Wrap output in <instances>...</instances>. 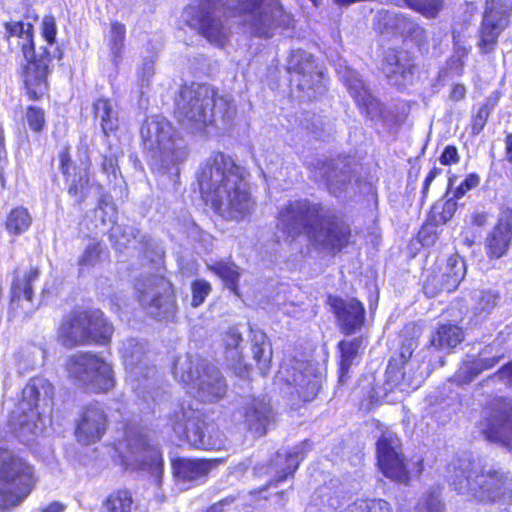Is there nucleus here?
Instances as JSON below:
<instances>
[{"label":"nucleus","mask_w":512,"mask_h":512,"mask_svg":"<svg viewBox=\"0 0 512 512\" xmlns=\"http://www.w3.org/2000/svg\"><path fill=\"white\" fill-rule=\"evenodd\" d=\"M278 228L291 240L306 235L322 250L340 251L349 241L350 228L334 208L309 199L289 201L279 211Z\"/></svg>","instance_id":"obj_1"},{"label":"nucleus","mask_w":512,"mask_h":512,"mask_svg":"<svg viewBox=\"0 0 512 512\" xmlns=\"http://www.w3.org/2000/svg\"><path fill=\"white\" fill-rule=\"evenodd\" d=\"M448 481L459 494L481 502H507L512 498V476L509 472L489 469L474 471L469 460H458L448 466Z\"/></svg>","instance_id":"obj_2"},{"label":"nucleus","mask_w":512,"mask_h":512,"mask_svg":"<svg viewBox=\"0 0 512 512\" xmlns=\"http://www.w3.org/2000/svg\"><path fill=\"white\" fill-rule=\"evenodd\" d=\"M140 134L153 168L167 172L175 168L178 171V166L187 157V149L167 119L161 116L148 117Z\"/></svg>","instance_id":"obj_3"},{"label":"nucleus","mask_w":512,"mask_h":512,"mask_svg":"<svg viewBox=\"0 0 512 512\" xmlns=\"http://www.w3.org/2000/svg\"><path fill=\"white\" fill-rule=\"evenodd\" d=\"M238 15L247 31L269 39L293 27V17L278 0H226V11Z\"/></svg>","instance_id":"obj_4"},{"label":"nucleus","mask_w":512,"mask_h":512,"mask_svg":"<svg viewBox=\"0 0 512 512\" xmlns=\"http://www.w3.org/2000/svg\"><path fill=\"white\" fill-rule=\"evenodd\" d=\"M8 39L22 50L23 56L28 61L24 72V85L31 100H38L47 92L48 66L52 53L48 48L40 47L35 50L33 42V26L30 23L10 22L5 24Z\"/></svg>","instance_id":"obj_5"},{"label":"nucleus","mask_w":512,"mask_h":512,"mask_svg":"<svg viewBox=\"0 0 512 512\" xmlns=\"http://www.w3.org/2000/svg\"><path fill=\"white\" fill-rule=\"evenodd\" d=\"M216 91L208 84L192 83L183 86L175 100V115L180 124L192 134L210 135L214 125Z\"/></svg>","instance_id":"obj_6"},{"label":"nucleus","mask_w":512,"mask_h":512,"mask_svg":"<svg viewBox=\"0 0 512 512\" xmlns=\"http://www.w3.org/2000/svg\"><path fill=\"white\" fill-rule=\"evenodd\" d=\"M53 386L44 378H33L22 390V399L10 416V425L17 437L29 442L43 431L44 421L37 411L40 400L51 399Z\"/></svg>","instance_id":"obj_7"},{"label":"nucleus","mask_w":512,"mask_h":512,"mask_svg":"<svg viewBox=\"0 0 512 512\" xmlns=\"http://www.w3.org/2000/svg\"><path fill=\"white\" fill-rule=\"evenodd\" d=\"M173 374L187 388L196 389L203 401L213 402L224 394L221 372L208 360L188 354L178 356L174 361Z\"/></svg>","instance_id":"obj_8"},{"label":"nucleus","mask_w":512,"mask_h":512,"mask_svg":"<svg viewBox=\"0 0 512 512\" xmlns=\"http://www.w3.org/2000/svg\"><path fill=\"white\" fill-rule=\"evenodd\" d=\"M58 333L66 347L89 343L107 344L113 334V326L100 310H76L63 319Z\"/></svg>","instance_id":"obj_9"},{"label":"nucleus","mask_w":512,"mask_h":512,"mask_svg":"<svg viewBox=\"0 0 512 512\" xmlns=\"http://www.w3.org/2000/svg\"><path fill=\"white\" fill-rule=\"evenodd\" d=\"M116 450L126 468L147 471L155 477L157 484L160 483L163 473L162 453L156 445L151 444L142 429L129 427Z\"/></svg>","instance_id":"obj_10"},{"label":"nucleus","mask_w":512,"mask_h":512,"mask_svg":"<svg viewBox=\"0 0 512 512\" xmlns=\"http://www.w3.org/2000/svg\"><path fill=\"white\" fill-rule=\"evenodd\" d=\"M68 376L94 393H107L115 387L114 371L109 362L91 352L70 356L65 365Z\"/></svg>","instance_id":"obj_11"},{"label":"nucleus","mask_w":512,"mask_h":512,"mask_svg":"<svg viewBox=\"0 0 512 512\" xmlns=\"http://www.w3.org/2000/svg\"><path fill=\"white\" fill-rule=\"evenodd\" d=\"M34 485L33 469L23 459L0 451V512L18 505Z\"/></svg>","instance_id":"obj_12"},{"label":"nucleus","mask_w":512,"mask_h":512,"mask_svg":"<svg viewBox=\"0 0 512 512\" xmlns=\"http://www.w3.org/2000/svg\"><path fill=\"white\" fill-rule=\"evenodd\" d=\"M170 424L174 433L190 445L204 450H220L223 442L218 437L204 434L203 428L208 430L202 420V413L198 408V402L182 401L175 407L170 415Z\"/></svg>","instance_id":"obj_13"},{"label":"nucleus","mask_w":512,"mask_h":512,"mask_svg":"<svg viewBox=\"0 0 512 512\" xmlns=\"http://www.w3.org/2000/svg\"><path fill=\"white\" fill-rule=\"evenodd\" d=\"M135 290L142 308L155 319L168 320L176 310L172 284L163 276L149 275L136 280Z\"/></svg>","instance_id":"obj_14"},{"label":"nucleus","mask_w":512,"mask_h":512,"mask_svg":"<svg viewBox=\"0 0 512 512\" xmlns=\"http://www.w3.org/2000/svg\"><path fill=\"white\" fill-rule=\"evenodd\" d=\"M223 16V0H200L188 5L182 14L189 27L218 47L224 45Z\"/></svg>","instance_id":"obj_15"},{"label":"nucleus","mask_w":512,"mask_h":512,"mask_svg":"<svg viewBox=\"0 0 512 512\" xmlns=\"http://www.w3.org/2000/svg\"><path fill=\"white\" fill-rule=\"evenodd\" d=\"M120 353L131 388L145 398L144 391L154 384L156 368L145 361L146 348L136 339L123 341Z\"/></svg>","instance_id":"obj_16"},{"label":"nucleus","mask_w":512,"mask_h":512,"mask_svg":"<svg viewBox=\"0 0 512 512\" xmlns=\"http://www.w3.org/2000/svg\"><path fill=\"white\" fill-rule=\"evenodd\" d=\"M287 71L297 77L293 80L298 82V89L306 93L309 100L325 92L324 75L317 69L312 54L301 49L293 50L287 60Z\"/></svg>","instance_id":"obj_17"},{"label":"nucleus","mask_w":512,"mask_h":512,"mask_svg":"<svg viewBox=\"0 0 512 512\" xmlns=\"http://www.w3.org/2000/svg\"><path fill=\"white\" fill-rule=\"evenodd\" d=\"M511 11V0H486L478 42L482 53H490L495 49L499 35L509 23Z\"/></svg>","instance_id":"obj_18"},{"label":"nucleus","mask_w":512,"mask_h":512,"mask_svg":"<svg viewBox=\"0 0 512 512\" xmlns=\"http://www.w3.org/2000/svg\"><path fill=\"white\" fill-rule=\"evenodd\" d=\"M377 458L379 467L386 477L399 483H408L410 472L402 454L400 439L395 433H382L377 442Z\"/></svg>","instance_id":"obj_19"},{"label":"nucleus","mask_w":512,"mask_h":512,"mask_svg":"<svg viewBox=\"0 0 512 512\" xmlns=\"http://www.w3.org/2000/svg\"><path fill=\"white\" fill-rule=\"evenodd\" d=\"M202 198L206 205L218 214L222 212V191L224 183V154L212 155L198 175Z\"/></svg>","instance_id":"obj_20"},{"label":"nucleus","mask_w":512,"mask_h":512,"mask_svg":"<svg viewBox=\"0 0 512 512\" xmlns=\"http://www.w3.org/2000/svg\"><path fill=\"white\" fill-rule=\"evenodd\" d=\"M109 425L103 404L90 403L83 408L76 421L75 436L79 443L89 445L98 442Z\"/></svg>","instance_id":"obj_21"},{"label":"nucleus","mask_w":512,"mask_h":512,"mask_svg":"<svg viewBox=\"0 0 512 512\" xmlns=\"http://www.w3.org/2000/svg\"><path fill=\"white\" fill-rule=\"evenodd\" d=\"M279 374L306 402L314 400L322 386V374L310 363L296 362L291 367H282Z\"/></svg>","instance_id":"obj_22"},{"label":"nucleus","mask_w":512,"mask_h":512,"mask_svg":"<svg viewBox=\"0 0 512 512\" xmlns=\"http://www.w3.org/2000/svg\"><path fill=\"white\" fill-rule=\"evenodd\" d=\"M228 163L226 162V166ZM246 171L243 167L231 163L226 170V186L233 183V191L229 194V215L231 219H241L249 215L253 209L254 201L245 180Z\"/></svg>","instance_id":"obj_23"},{"label":"nucleus","mask_w":512,"mask_h":512,"mask_svg":"<svg viewBox=\"0 0 512 512\" xmlns=\"http://www.w3.org/2000/svg\"><path fill=\"white\" fill-rule=\"evenodd\" d=\"M382 70L392 85L404 86L412 83L416 65L408 51L389 49L385 52Z\"/></svg>","instance_id":"obj_24"},{"label":"nucleus","mask_w":512,"mask_h":512,"mask_svg":"<svg viewBox=\"0 0 512 512\" xmlns=\"http://www.w3.org/2000/svg\"><path fill=\"white\" fill-rule=\"evenodd\" d=\"M482 429L488 440L507 444L512 439V399L499 400Z\"/></svg>","instance_id":"obj_25"},{"label":"nucleus","mask_w":512,"mask_h":512,"mask_svg":"<svg viewBox=\"0 0 512 512\" xmlns=\"http://www.w3.org/2000/svg\"><path fill=\"white\" fill-rule=\"evenodd\" d=\"M40 270L37 267H30L27 271H15L14 279L10 288V305L13 310L21 308L25 314L34 311L33 283L38 280Z\"/></svg>","instance_id":"obj_26"},{"label":"nucleus","mask_w":512,"mask_h":512,"mask_svg":"<svg viewBox=\"0 0 512 512\" xmlns=\"http://www.w3.org/2000/svg\"><path fill=\"white\" fill-rule=\"evenodd\" d=\"M338 73L358 106L371 118L379 117L381 103L369 92L360 75L349 67L340 69Z\"/></svg>","instance_id":"obj_27"},{"label":"nucleus","mask_w":512,"mask_h":512,"mask_svg":"<svg viewBox=\"0 0 512 512\" xmlns=\"http://www.w3.org/2000/svg\"><path fill=\"white\" fill-rule=\"evenodd\" d=\"M512 243V209L501 210L499 220L485 239L487 256L499 259L506 255Z\"/></svg>","instance_id":"obj_28"},{"label":"nucleus","mask_w":512,"mask_h":512,"mask_svg":"<svg viewBox=\"0 0 512 512\" xmlns=\"http://www.w3.org/2000/svg\"><path fill=\"white\" fill-rule=\"evenodd\" d=\"M328 302L344 333L352 334L361 329L365 321V309L360 301L330 296Z\"/></svg>","instance_id":"obj_29"},{"label":"nucleus","mask_w":512,"mask_h":512,"mask_svg":"<svg viewBox=\"0 0 512 512\" xmlns=\"http://www.w3.org/2000/svg\"><path fill=\"white\" fill-rule=\"evenodd\" d=\"M220 463L219 459L177 458L172 462V470L177 480L197 484L218 468Z\"/></svg>","instance_id":"obj_30"},{"label":"nucleus","mask_w":512,"mask_h":512,"mask_svg":"<svg viewBox=\"0 0 512 512\" xmlns=\"http://www.w3.org/2000/svg\"><path fill=\"white\" fill-rule=\"evenodd\" d=\"M494 345L486 346L480 353L479 358L465 361L458 369L455 377L459 384H467L476 378L482 371L494 367L500 359L504 357V353L494 354Z\"/></svg>","instance_id":"obj_31"},{"label":"nucleus","mask_w":512,"mask_h":512,"mask_svg":"<svg viewBox=\"0 0 512 512\" xmlns=\"http://www.w3.org/2000/svg\"><path fill=\"white\" fill-rule=\"evenodd\" d=\"M241 328L245 326H234L226 332V362H229L226 366L240 378H247L251 365L244 360L245 356L240 347L243 341Z\"/></svg>","instance_id":"obj_32"},{"label":"nucleus","mask_w":512,"mask_h":512,"mask_svg":"<svg viewBox=\"0 0 512 512\" xmlns=\"http://www.w3.org/2000/svg\"><path fill=\"white\" fill-rule=\"evenodd\" d=\"M403 333L404 339L401 343L399 353L402 364L404 365V370L401 373V375L403 377V380L407 382V387L416 389L420 386L424 379L423 374L419 373L412 377H407V372L408 368L412 369V363H408V360L411 358L413 351L418 346V338L422 333L421 327L414 323H410L405 326Z\"/></svg>","instance_id":"obj_33"},{"label":"nucleus","mask_w":512,"mask_h":512,"mask_svg":"<svg viewBox=\"0 0 512 512\" xmlns=\"http://www.w3.org/2000/svg\"><path fill=\"white\" fill-rule=\"evenodd\" d=\"M245 423L255 436L266 434L273 421V413L269 402L263 399H253L245 408Z\"/></svg>","instance_id":"obj_34"},{"label":"nucleus","mask_w":512,"mask_h":512,"mask_svg":"<svg viewBox=\"0 0 512 512\" xmlns=\"http://www.w3.org/2000/svg\"><path fill=\"white\" fill-rule=\"evenodd\" d=\"M319 175L325 180L330 193L337 197L347 189L351 178L350 167L334 160L322 163Z\"/></svg>","instance_id":"obj_35"},{"label":"nucleus","mask_w":512,"mask_h":512,"mask_svg":"<svg viewBox=\"0 0 512 512\" xmlns=\"http://www.w3.org/2000/svg\"><path fill=\"white\" fill-rule=\"evenodd\" d=\"M249 350L256 367L262 375H265L269 369L273 357V349L267 335L259 330L249 328Z\"/></svg>","instance_id":"obj_36"},{"label":"nucleus","mask_w":512,"mask_h":512,"mask_svg":"<svg viewBox=\"0 0 512 512\" xmlns=\"http://www.w3.org/2000/svg\"><path fill=\"white\" fill-rule=\"evenodd\" d=\"M456 273L448 278L442 272L432 274L424 282L423 290L427 297L433 298L442 292L450 293L454 291L463 280L462 264L456 263Z\"/></svg>","instance_id":"obj_37"},{"label":"nucleus","mask_w":512,"mask_h":512,"mask_svg":"<svg viewBox=\"0 0 512 512\" xmlns=\"http://www.w3.org/2000/svg\"><path fill=\"white\" fill-rule=\"evenodd\" d=\"M302 450L295 447L291 450H279L272 461V466L275 468L276 477L271 480L270 485H277L284 481L289 475L298 468L303 456L301 455Z\"/></svg>","instance_id":"obj_38"},{"label":"nucleus","mask_w":512,"mask_h":512,"mask_svg":"<svg viewBox=\"0 0 512 512\" xmlns=\"http://www.w3.org/2000/svg\"><path fill=\"white\" fill-rule=\"evenodd\" d=\"M94 118L99 121L104 135L117 130L119 126L118 112L113 103L105 98H100L93 103Z\"/></svg>","instance_id":"obj_39"},{"label":"nucleus","mask_w":512,"mask_h":512,"mask_svg":"<svg viewBox=\"0 0 512 512\" xmlns=\"http://www.w3.org/2000/svg\"><path fill=\"white\" fill-rule=\"evenodd\" d=\"M464 339L460 327L452 324L441 325L432 335L430 346L438 350H451L460 344Z\"/></svg>","instance_id":"obj_40"},{"label":"nucleus","mask_w":512,"mask_h":512,"mask_svg":"<svg viewBox=\"0 0 512 512\" xmlns=\"http://www.w3.org/2000/svg\"><path fill=\"white\" fill-rule=\"evenodd\" d=\"M71 167V158L69 156L68 151H63L60 154V169L61 172L68 176V181L70 182L68 192L69 194L75 197H83V190L88 185V176L84 172L83 174L73 175L70 178L69 170Z\"/></svg>","instance_id":"obj_41"},{"label":"nucleus","mask_w":512,"mask_h":512,"mask_svg":"<svg viewBox=\"0 0 512 512\" xmlns=\"http://www.w3.org/2000/svg\"><path fill=\"white\" fill-rule=\"evenodd\" d=\"M362 345L361 338H354L351 341H341L339 343V348L341 352V361H340V375L339 381L344 383L346 377L348 376L349 369L353 364L354 360L358 355V351Z\"/></svg>","instance_id":"obj_42"},{"label":"nucleus","mask_w":512,"mask_h":512,"mask_svg":"<svg viewBox=\"0 0 512 512\" xmlns=\"http://www.w3.org/2000/svg\"><path fill=\"white\" fill-rule=\"evenodd\" d=\"M133 508L132 495L127 490L111 493L104 501L101 512H131Z\"/></svg>","instance_id":"obj_43"},{"label":"nucleus","mask_w":512,"mask_h":512,"mask_svg":"<svg viewBox=\"0 0 512 512\" xmlns=\"http://www.w3.org/2000/svg\"><path fill=\"white\" fill-rule=\"evenodd\" d=\"M32 223V217L24 207L13 209L6 220V228L12 234H22L28 230Z\"/></svg>","instance_id":"obj_44"},{"label":"nucleus","mask_w":512,"mask_h":512,"mask_svg":"<svg viewBox=\"0 0 512 512\" xmlns=\"http://www.w3.org/2000/svg\"><path fill=\"white\" fill-rule=\"evenodd\" d=\"M122 152L118 148L108 146V152L102 155L101 171L107 176L108 182H116L120 170L118 167V159Z\"/></svg>","instance_id":"obj_45"},{"label":"nucleus","mask_w":512,"mask_h":512,"mask_svg":"<svg viewBox=\"0 0 512 512\" xmlns=\"http://www.w3.org/2000/svg\"><path fill=\"white\" fill-rule=\"evenodd\" d=\"M138 234L139 232L132 226L113 225L110 230V239L116 249L121 250L136 242Z\"/></svg>","instance_id":"obj_46"},{"label":"nucleus","mask_w":512,"mask_h":512,"mask_svg":"<svg viewBox=\"0 0 512 512\" xmlns=\"http://www.w3.org/2000/svg\"><path fill=\"white\" fill-rule=\"evenodd\" d=\"M425 17H435L443 8V0H398Z\"/></svg>","instance_id":"obj_47"},{"label":"nucleus","mask_w":512,"mask_h":512,"mask_svg":"<svg viewBox=\"0 0 512 512\" xmlns=\"http://www.w3.org/2000/svg\"><path fill=\"white\" fill-rule=\"evenodd\" d=\"M126 35V27L124 24L115 21L111 23L109 33V46L112 56L117 59L120 57L122 48L124 46Z\"/></svg>","instance_id":"obj_48"},{"label":"nucleus","mask_w":512,"mask_h":512,"mask_svg":"<svg viewBox=\"0 0 512 512\" xmlns=\"http://www.w3.org/2000/svg\"><path fill=\"white\" fill-rule=\"evenodd\" d=\"M498 295L491 291H481L475 295L476 304L474 312L476 315L486 317L497 305Z\"/></svg>","instance_id":"obj_49"},{"label":"nucleus","mask_w":512,"mask_h":512,"mask_svg":"<svg viewBox=\"0 0 512 512\" xmlns=\"http://www.w3.org/2000/svg\"><path fill=\"white\" fill-rule=\"evenodd\" d=\"M417 512H444L440 491L438 489H431L424 493L419 500Z\"/></svg>","instance_id":"obj_50"},{"label":"nucleus","mask_w":512,"mask_h":512,"mask_svg":"<svg viewBox=\"0 0 512 512\" xmlns=\"http://www.w3.org/2000/svg\"><path fill=\"white\" fill-rule=\"evenodd\" d=\"M495 106V101L492 98L486 99L485 103L479 107L476 114L471 119L472 134L478 135L484 128L491 111Z\"/></svg>","instance_id":"obj_51"},{"label":"nucleus","mask_w":512,"mask_h":512,"mask_svg":"<svg viewBox=\"0 0 512 512\" xmlns=\"http://www.w3.org/2000/svg\"><path fill=\"white\" fill-rule=\"evenodd\" d=\"M25 119L29 128L35 132H41L45 127V112L37 106H29L26 109Z\"/></svg>","instance_id":"obj_52"},{"label":"nucleus","mask_w":512,"mask_h":512,"mask_svg":"<svg viewBox=\"0 0 512 512\" xmlns=\"http://www.w3.org/2000/svg\"><path fill=\"white\" fill-rule=\"evenodd\" d=\"M102 252L101 245L99 242L93 240L85 249L83 255L79 259V265L81 270L85 267L90 268L94 267L100 258V254Z\"/></svg>","instance_id":"obj_53"},{"label":"nucleus","mask_w":512,"mask_h":512,"mask_svg":"<svg viewBox=\"0 0 512 512\" xmlns=\"http://www.w3.org/2000/svg\"><path fill=\"white\" fill-rule=\"evenodd\" d=\"M342 512H391L389 504L384 500L372 501L371 503H353Z\"/></svg>","instance_id":"obj_54"},{"label":"nucleus","mask_w":512,"mask_h":512,"mask_svg":"<svg viewBox=\"0 0 512 512\" xmlns=\"http://www.w3.org/2000/svg\"><path fill=\"white\" fill-rule=\"evenodd\" d=\"M192 290V306L198 307L204 301L205 298L209 295L211 291V286L207 281L204 280H196L191 284Z\"/></svg>","instance_id":"obj_55"},{"label":"nucleus","mask_w":512,"mask_h":512,"mask_svg":"<svg viewBox=\"0 0 512 512\" xmlns=\"http://www.w3.org/2000/svg\"><path fill=\"white\" fill-rule=\"evenodd\" d=\"M57 34V25L53 16L46 15L41 23V36L46 41L47 45L53 46L55 44Z\"/></svg>","instance_id":"obj_56"},{"label":"nucleus","mask_w":512,"mask_h":512,"mask_svg":"<svg viewBox=\"0 0 512 512\" xmlns=\"http://www.w3.org/2000/svg\"><path fill=\"white\" fill-rule=\"evenodd\" d=\"M404 30L406 31V34L418 45L427 43V33L419 24L411 20H404Z\"/></svg>","instance_id":"obj_57"},{"label":"nucleus","mask_w":512,"mask_h":512,"mask_svg":"<svg viewBox=\"0 0 512 512\" xmlns=\"http://www.w3.org/2000/svg\"><path fill=\"white\" fill-rule=\"evenodd\" d=\"M480 183V178L476 174H469L465 180L455 189L454 198L459 199L463 197L469 190L477 187Z\"/></svg>","instance_id":"obj_58"},{"label":"nucleus","mask_w":512,"mask_h":512,"mask_svg":"<svg viewBox=\"0 0 512 512\" xmlns=\"http://www.w3.org/2000/svg\"><path fill=\"white\" fill-rule=\"evenodd\" d=\"M457 262H460L462 264L463 278H464L465 274H466V263H465L464 259H462L459 255H451L447 259L445 267L443 269H441L440 272H442L444 274V276H446V278H448L450 275H453L454 273H456L455 265Z\"/></svg>","instance_id":"obj_59"},{"label":"nucleus","mask_w":512,"mask_h":512,"mask_svg":"<svg viewBox=\"0 0 512 512\" xmlns=\"http://www.w3.org/2000/svg\"><path fill=\"white\" fill-rule=\"evenodd\" d=\"M239 275V268L234 264H228L226 262V287L234 292H236V280Z\"/></svg>","instance_id":"obj_60"},{"label":"nucleus","mask_w":512,"mask_h":512,"mask_svg":"<svg viewBox=\"0 0 512 512\" xmlns=\"http://www.w3.org/2000/svg\"><path fill=\"white\" fill-rule=\"evenodd\" d=\"M492 379L503 382L505 385L512 386V362L501 367L492 376Z\"/></svg>","instance_id":"obj_61"},{"label":"nucleus","mask_w":512,"mask_h":512,"mask_svg":"<svg viewBox=\"0 0 512 512\" xmlns=\"http://www.w3.org/2000/svg\"><path fill=\"white\" fill-rule=\"evenodd\" d=\"M458 161L459 155L457 148L455 146H447L440 157L441 164L450 165L457 163Z\"/></svg>","instance_id":"obj_62"},{"label":"nucleus","mask_w":512,"mask_h":512,"mask_svg":"<svg viewBox=\"0 0 512 512\" xmlns=\"http://www.w3.org/2000/svg\"><path fill=\"white\" fill-rule=\"evenodd\" d=\"M154 64H155V58L153 56L149 58H145L142 63L141 67V77H142V83L146 80L148 83L149 78L153 76L154 74Z\"/></svg>","instance_id":"obj_63"},{"label":"nucleus","mask_w":512,"mask_h":512,"mask_svg":"<svg viewBox=\"0 0 512 512\" xmlns=\"http://www.w3.org/2000/svg\"><path fill=\"white\" fill-rule=\"evenodd\" d=\"M457 209V204L453 199H448L443 206L441 218L444 222L450 220Z\"/></svg>","instance_id":"obj_64"}]
</instances>
